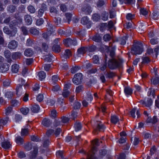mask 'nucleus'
Segmentation results:
<instances>
[{
  "instance_id": "5",
  "label": "nucleus",
  "mask_w": 159,
  "mask_h": 159,
  "mask_svg": "<svg viewBox=\"0 0 159 159\" xmlns=\"http://www.w3.org/2000/svg\"><path fill=\"white\" fill-rule=\"evenodd\" d=\"M82 79V74L80 73H78L74 75L72 81L74 84L78 85L81 83Z\"/></svg>"
},
{
  "instance_id": "53",
  "label": "nucleus",
  "mask_w": 159,
  "mask_h": 159,
  "mask_svg": "<svg viewBox=\"0 0 159 159\" xmlns=\"http://www.w3.org/2000/svg\"><path fill=\"white\" fill-rule=\"evenodd\" d=\"M81 106L80 103L78 102H75L74 104V109H79Z\"/></svg>"
},
{
  "instance_id": "41",
  "label": "nucleus",
  "mask_w": 159,
  "mask_h": 159,
  "mask_svg": "<svg viewBox=\"0 0 159 159\" xmlns=\"http://www.w3.org/2000/svg\"><path fill=\"white\" fill-rule=\"evenodd\" d=\"M108 14L107 12L104 11L102 14V18L103 20H107L108 19Z\"/></svg>"
},
{
  "instance_id": "20",
  "label": "nucleus",
  "mask_w": 159,
  "mask_h": 159,
  "mask_svg": "<svg viewBox=\"0 0 159 159\" xmlns=\"http://www.w3.org/2000/svg\"><path fill=\"white\" fill-rule=\"evenodd\" d=\"M152 84L154 85H157L159 84V77L157 76L152 77L151 79Z\"/></svg>"
},
{
  "instance_id": "2",
  "label": "nucleus",
  "mask_w": 159,
  "mask_h": 159,
  "mask_svg": "<svg viewBox=\"0 0 159 159\" xmlns=\"http://www.w3.org/2000/svg\"><path fill=\"white\" fill-rule=\"evenodd\" d=\"M143 51L142 46L136 43L133 45L131 48V52L132 54L136 55L141 54Z\"/></svg>"
},
{
  "instance_id": "45",
  "label": "nucleus",
  "mask_w": 159,
  "mask_h": 159,
  "mask_svg": "<svg viewBox=\"0 0 159 159\" xmlns=\"http://www.w3.org/2000/svg\"><path fill=\"white\" fill-rule=\"evenodd\" d=\"M143 61L142 64H147L150 61V60L148 57H143L142 58Z\"/></svg>"
},
{
  "instance_id": "13",
  "label": "nucleus",
  "mask_w": 159,
  "mask_h": 159,
  "mask_svg": "<svg viewBox=\"0 0 159 159\" xmlns=\"http://www.w3.org/2000/svg\"><path fill=\"white\" fill-rule=\"evenodd\" d=\"M34 53V51L30 48L26 49L24 52V55L27 57H31L33 55Z\"/></svg>"
},
{
  "instance_id": "38",
  "label": "nucleus",
  "mask_w": 159,
  "mask_h": 159,
  "mask_svg": "<svg viewBox=\"0 0 159 159\" xmlns=\"http://www.w3.org/2000/svg\"><path fill=\"white\" fill-rule=\"evenodd\" d=\"M116 11L113 9L112 8L109 11L110 18H113L115 17L116 16L115 14Z\"/></svg>"
},
{
  "instance_id": "15",
  "label": "nucleus",
  "mask_w": 159,
  "mask_h": 159,
  "mask_svg": "<svg viewBox=\"0 0 159 159\" xmlns=\"http://www.w3.org/2000/svg\"><path fill=\"white\" fill-rule=\"evenodd\" d=\"M21 53L20 52H16L12 53L11 57L13 59L16 60L20 59L21 57Z\"/></svg>"
},
{
  "instance_id": "64",
  "label": "nucleus",
  "mask_w": 159,
  "mask_h": 159,
  "mask_svg": "<svg viewBox=\"0 0 159 159\" xmlns=\"http://www.w3.org/2000/svg\"><path fill=\"white\" fill-rule=\"evenodd\" d=\"M111 36L109 34H106L103 37V39L106 41H109L111 39Z\"/></svg>"
},
{
  "instance_id": "27",
  "label": "nucleus",
  "mask_w": 159,
  "mask_h": 159,
  "mask_svg": "<svg viewBox=\"0 0 159 159\" xmlns=\"http://www.w3.org/2000/svg\"><path fill=\"white\" fill-rule=\"evenodd\" d=\"M92 39L95 42H99L101 40V37L99 34H96L93 37Z\"/></svg>"
},
{
  "instance_id": "11",
  "label": "nucleus",
  "mask_w": 159,
  "mask_h": 159,
  "mask_svg": "<svg viewBox=\"0 0 159 159\" xmlns=\"http://www.w3.org/2000/svg\"><path fill=\"white\" fill-rule=\"evenodd\" d=\"M24 20L27 25H30L32 22V19L31 16L28 14L25 15L24 17Z\"/></svg>"
},
{
  "instance_id": "6",
  "label": "nucleus",
  "mask_w": 159,
  "mask_h": 159,
  "mask_svg": "<svg viewBox=\"0 0 159 159\" xmlns=\"http://www.w3.org/2000/svg\"><path fill=\"white\" fill-rule=\"evenodd\" d=\"M96 125H97V127L93 131L94 134H97L98 133V130L100 131H103L105 127L100 121H97Z\"/></svg>"
},
{
  "instance_id": "57",
  "label": "nucleus",
  "mask_w": 159,
  "mask_h": 159,
  "mask_svg": "<svg viewBox=\"0 0 159 159\" xmlns=\"http://www.w3.org/2000/svg\"><path fill=\"white\" fill-rule=\"evenodd\" d=\"M18 157L20 158H22L26 157V155L23 151H20L17 154Z\"/></svg>"
},
{
  "instance_id": "21",
  "label": "nucleus",
  "mask_w": 159,
  "mask_h": 159,
  "mask_svg": "<svg viewBox=\"0 0 159 159\" xmlns=\"http://www.w3.org/2000/svg\"><path fill=\"white\" fill-rule=\"evenodd\" d=\"M15 141L18 145H21L23 144L24 140L23 138L20 136H18L15 138Z\"/></svg>"
},
{
  "instance_id": "58",
  "label": "nucleus",
  "mask_w": 159,
  "mask_h": 159,
  "mask_svg": "<svg viewBox=\"0 0 159 159\" xmlns=\"http://www.w3.org/2000/svg\"><path fill=\"white\" fill-rule=\"evenodd\" d=\"M71 84L70 82H67L65 83L64 89H63L67 90V89H70L71 86Z\"/></svg>"
},
{
  "instance_id": "60",
  "label": "nucleus",
  "mask_w": 159,
  "mask_h": 159,
  "mask_svg": "<svg viewBox=\"0 0 159 159\" xmlns=\"http://www.w3.org/2000/svg\"><path fill=\"white\" fill-rule=\"evenodd\" d=\"M93 19L94 21H98L100 19V16L97 14H94L93 15Z\"/></svg>"
},
{
  "instance_id": "12",
  "label": "nucleus",
  "mask_w": 159,
  "mask_h": 159,
  "mask_svg": "<svg viewBox=\"0 0 159 159\" xmlns=\"http://www.w3.org/2000/svg\"><path fill=\"white\" fill-rule=\"evenodd\" d=\"M82 11L84 12L85 14H89L92 12V10L90 6L88 5H86L82 7Z\"/></svg>"
},
{
  "instance_id": "28",
  "label": "nucleus",
  "mask_w": 159,
  "mask_h": 159,
  "mask_svg": "<svg viewBox=\"0 0 159 159\" xmlns=\"http://www.w3.org/2000/svg\"><path fill=\"white\" fill-rule=\"evenodd\" d=\"M124 92L126 95H130L132 93V90L129 87H125L124 89Z\"/></svg>"
},
{
  "instance_id": "26",
  "label": "nucleus",
  "mask_w": 159,
  "mask_h": 159,
  "mask_svg": "<svg viewBox=\"0 0 159 159\" xmlns=\"http://www.w3.org/2000/svg\"><path fill=\"white\" fill-rule=\"evenodd\" d=\"M111 120L112 123L115 124L119 121V119L116 115H113L111 116Z\"/></svg>"
},
{
  "instance_id": "30",
  "label": "nucleus",
  "mask_w": 159,
  "mask_h": 159,
  "mask_svg": "<svg viewBox=\"0 0 159 159\" xmlns=\"http://www.w3.org/2000/svg\"><path fill=\"white\" fill-rule=\"evenodd\" d=\"M105 75L106 77L111 78L115 76H116V74L113 72L109 71L107 72V73L105 74Z\"/></svg>"
},
{
  "instance_id": "40",
  "label": "nucleus",
  "mask_w": 159,
  "mask_h": 159,
  "mask_svg": "<svg viewBox=\"0 0 159 159\" xmlns=\"http://www.w3.org/2000/svg\"><path fill=\"white\" fill-rule=\"evenodd\" d=\"M97 150V147L95 146H93L92 149H91V151L93 153V155H90L89 154H88L87 155V159L89 157H91V156H92L96 158V159H97V158L96 157H94L93 155L94 154L95 152H96Z\"/></svg>"
},
{
  "instance_id": "25",
  "label": "nucleus",
  "mask_w": 159,
  "mask_h": 159,
  "mask_svg": "<svg viewBox=\"0 0 159 159\" xmlns=\"http://www.w3.org/2000/svg\"><path fill=\"white\" fill-rule=\"evenodd\" d=\"M11 145L10 143L8 141H5L2 142V146L5 149H8L11 147Z\"/></svg>"
},
{
  "instance_id": "49",
  "label": "nucleus",
  "mask_w": 159,
  "mask_h": 159,
  "mask_svg": "<svg viewBox=\"0 0 159 159\" xmlns=\"http://www.w3.org/2000/svg\"><path fill=\"white\" fill-rule=\"evenodd\" d=\"M96 48V46L93 45L89 47H86L87 51H88L90 52L94 51L95 50Z\"/></svg>"
},
{
  "instance_id": "47",
  "label": "nucleus",
  "mask_w": 159,
  "mask_h": 159,
  "mask_svg": "<svg viewBox=\"0 0 159 159\" xmlns=\"http://www.w3.org/2000/svg\"><path fill=\"white\" fill-rule=\"evenodd\" d=\"M127 39V37L126 36H124L120 39L119 41L120 43L122 45H124L126 43V40Z\"/></svg>"
},
{
  "instance_id": "55",
  "label": "nucleus",
  "mask_w": 159,
  "mask_h": 159,
  "mask_svg": "<svg viewBox=\"0 0 159 159\" xmlns=\"http://www.w3.org/2000/svg\"><path fill=\"white\" fill-rule=\"evenodd\" d=\"M84 89L82 85H80L77 87L76 88L75 92L76 93H78L82 91Z\"/></svg>"
},
{
  "instance_id": "24",
  "label": "nucleus",
  "mask_w": 159,
  "mask_h": 159,
  "mask_svg": "<svg viewBox=\"0 0 159 159\" xmlns=\"http://www.w3.org/2000/svg\"><path fill=\"white\" fill-rule=\"evenodd\" d=\"M38 75L39 77V80H42L45 79L46 76V73L43 71L39 72Z\"/></svg>"
},
{
  "instance_id": "46",
  "label": "nucleus",
  "mask_w": 159,
  "mask_h": 159,
  "mask_svg": "<svg viewBox=\"0 0 159 159\" xmlns=\"http://www.w3.org/2000/svg\"><path fill=\"white\" fill-rule=\"evenodd\" d=\"M20 29L21 30L23 34L25 35L28 34V31L26 27L24 26H22L21 27Z\"/></svg>"
},
{
  "instance_id": "48",
  "label": "nucleus",
  "mask_w": 159,
  "mask_h": 159,
  "mask_svg": "<svg viewBox=\"0 0 159 159\" xmlns=\"http://www.w3.org/2000/svg\"><path fill=\"white\" fill-rule=\"evenodd\" d=\"M93 146H98L99 145V140L96 139L93 140L92 143Z\"/></svg>"
},
{
  "instance_id": "59",
  "label": "nucleus",
  "mask_w": 159,
  "mask_h": 159,
  "mask_svg": "<svg viewBox=\"0 0 159 159\" xmlns=\"http://www.w3.org/2000/svg\"><path fill=\"white\" fill-rule=\"evenodd\" d=\"M70 92L67 90L63 89L62 95L64 98H66L69 95Z\"/></svg>"
},
{
  "instance_id": "3",
  "label": "nucleus",
  "mask_w": 159,
  "mask_h": 159,
  "mask_svg": "<svg viewBox=\"0 0 159 159\" xmlns=\"http://www.w3.org/2000/svg\"><path fill=\"white\" fill-rule=\"evenodd\" d=\"M19 80H21L22 85L18 84L16 88V91L17 94L20 96L22 94V93H24L25 92V87L24 86L26 83L23 79H21Z\"/></svg>"
},
{
  "instance_id": "43",
  "label": "nucleus",
  "mask_w": 159,
  "mask_h": 159,
  "mask_svg": "<svg viewBox=\"0 0 159 159\" xmlns=\"http://www.w3.org/2000/svg\"><path fill=\"white\" fill-rule=\"evenodd\" d=\"M16 7L12 5H10L8 7L7 10L10 12L12 13L15 11Z\"/></svg>"
},
{
  "instance_id": "10",
  "label": "nucleus",
  "mask_w": 159,
  "mask_h": 159,
  "mask_svg": "<svg viewBox=\"0 0 159 159\" xmlns=\"http://www.w3.org/2000/svg\"><path fill=\"white\" fill-rule=\"evenodd\" d=\"M9 65L5 63L2 65L0 67V72L1 73H5L9 69Z\"/></svg>"
},
{
  "instance_id": "36",
  "label": "nucleus",
  "mask_w": 159,
  "mask_h": 159,
  "mask_svg": "<svg viewBox=\"0 0 159 159\" xmlns=\"http://www.w3.org/2000/svg\"><path fill=\"white\" fill-rule=\"evenodd\" d=\"M121 4H123L124 2L125 4H131L134 3V0H119Z\"/></svg>"
},
{
  "instance_id": "4",
  "label": "nucleus",
  "mask_w": 159,
  "mask_h": 159,
  "mask_svg": "<svg viewBox=\"0 0 159 159\" xmlns=\"http://www.w3.org/2000/svg\"><path fill=\"white\" fill-rule=\"evenodd\" d=\"M87 52L86 47L81 46L77 49L75 58L77 59L80 58L82 56H83Z\"/></svg>"
},
{
  "instance_id": "31",
  "label": "nucleus",
  "mask_w": 159,
  "mask_h": 159,
  "mask_svg": "<svg viewBox=\"0 0 159 159\" xmlns=\"http://www.w3.org/2000/svg\"><path fill=\"white\" fill-rule=\"evenodd\" d=\"M19 69V66L17 64H14L12 66V71L13 72L16 73Z\"/></svg>"
},
{
  "instance_id": "9",
  "label": "nucleus",
  "mask_w": 159,
  "mask_h": 159,
  "mask_svg": "<svg viewBox=\"0 0 159 159\" xmlns=\"http://www.w3.org/2000/svg\"><path fill=\"white\" fill-rule=\"evenodd\" d=\"M18 45L17 42L15 40H13L9 43L8 45V47L10 49H14L17 47Z\"/></svg>"
},
{
  "instance_id": "44",
  "label": "nucleus",
  "mask_w": 159,
  "mask_h": 159,
  "mask_svg": "<svg viewBox=\"0 0 159 159\" xmlns=\"http://www.w3.org/2000/svg\"><path fill=\"white\" fill-rule=\"evenodd\" d=\"M24 148L26 150L29 151L31 149L32 146L29 143H27L25 144L24 145Z\"/></svg>"
},
{
  "instance_id": "50",
  "label": "nucleus",
  "mask_w": 159,
  "mask_h": 159,
  "mask_svg": "<svg viewBox=\"0 0 159 159\" xmlns=\"http://www.w3.org/2000/svg\"><path fill=\"white\" fill-rule=\"evenodd\" d=\"M42 48L43 50L47 52L48 48V45L45 43H43L42 44Z\"/></svg>"
},
{
  "instance_id": "63",
  "label": "nucleus",
  "mask_w": 159,
  "mask_h": 159,
  "mask_svg": "<svg viewBox=\"0 0 159 159\" xmlns=\"http://www.w3.org/2000/svg\"><path fill=\"white\" fill-rule=\"evenodd\" d=\"M115 47H113L110 52V56L112 58H114L115 56Z\"/></svg>"
},
{
  "instance_id": "32",
  "label": "nucleus",
  "mask_w": 159,
  "mask_h": 159,
  "mask_svg": "<svg viewBox=\"0 0 159 159\" xmlns=\"http://www.w3.org/2000/svg\"><path fill=\"white\" fill-rule=\"evenodd\" d=\"M75 128L76 131L80 130L82 128V125L80 122H76L75 124Z\"/></svg>"
},
{
  "instance_id": "8",
  "label": "nucleus",
  "mask_w": 159,
  "mask_h": 159,
  "mask_svg": "<svg viewBox=\"0 0 159 159\" xmlns=\"http://www.w3.org/2000/svg\"><path fill=\"white\" fill-rule=\"evenodd\" d=\"M64 45L67 46L69 47L70 45H75L77 44V42L75 40H72L70 38H67L63 41Z\"/></svg>"
},
{
  "instance_id": "34",
  "label": "nucleus",
  "mask_w": 159,
  "mask_h": 159,
  "mask_svg": "<svg viewBox=\"0 0 159 159\" xmlns=\"http://www.w3.org/2000/svg\"><path fill=\"white\" fill-rule=\"evenodd\" d=\"M107 153V151L105 149H101L99 151V157L100 158H102Z\"/></svg>"
},
{
  "instance_id": "54",
  "label": "nucleus",
  "mask_w": 159,
  "mask_h": 159,
  "mask_svg": "<svg viewBox=\"0 0 159 159\" xmlns=\"http://www.w3.org/2000/svg\"><path fill=\"white\" fill-rule=\"evenodd\" d=\"M13 96V93L11 92H7L6 93L5 95L6 97L10 99Z\"/></svg>"
},
{
  "instance_id": "37",
  "label": "nucleus",
  "mask_w": 159,
  "mask_h": 159,
  "mask_svg": "<svg viewBox=\"0 0 159 159\" xmlns=\"http://www.w3.org/2000/svg\"><path fill=\"white\" fill-rule=\"evenodd\" d=\"M105 4L104 1L103 0H98L96 3L97 7L100 8L103 6Z\"/></svg>"
},
{
  "instance_id": "14",
  "label": "nucleus",
  "mask_w": 159,
  "mask_h": 159,
  "mask_svg": "<svg viewBox=\"0 0 159 159\" xmlns=\"http://www.w3.org/2000/svg\"><path fill=\"white\" fill-rule=\"evenodd\" d=\"M43 125L47 127H49L52 124V122L48 119L45 118L42 121Z\"/></svg>"
},
{
  "instance_id": "35",
  "label": "nucleus",
  "mask_w": 159,
  "mask_h": 159,
  "mask_svg": "<svg viewBox=\"0 0 159 159\" xmlns=\"http://www.w3.org/2000/svg\"><path fill=\"white\" fill-rule=\"evenodd\" d=\"M11 106L13 107H18L20 105L19 102L16 100H12L11 102Z\"/></svg>"
},
{
  "instance_id": "39",
  "label": "nucleus",
  "mask_w": 159,
  "mask_h": 159,
  "mask_svg": "<svg viewBox=\"0 0 159 159\" xmlns=\"http://www.w3.org/2000/svg\"><path fill=\"white\" fill-rule=\"evenodd\" d=\"M21 113L24 115H26L29 111V109L27 107H23L20 109Z\"/></svg>"
},
{
  "instance_id": "56",
  "label": "nucleus",
  "mask_w": 159,
  "mask_h": 159,
  "mask_svg": "<svg viewBox=\"0 0 159 159\" xmlns=\"http://www.w3.org/2000/svg\"><path fill=\"white\" fill-rule=\"evenodd\" d=\"M4 56L6 58H9L11 57V52L8 50H5L4 52Z\"/></svg>"
},
{
  "instance_id": "16",
  "label": "nucleus",
  "mask_w": 159,
  "mask_h": 159,
  "mask_svg": "<svg viewBox=\"0 0 159 159\" xmlns=\"http://www.w3.org/2000/svg\"><path fill=\"white\" fill-rule=\"evenodd\" d=\"M72 52L69 49H66L65 50L63 55V57L66 58H69L72 56Z\"/></svg>"
},
{
  "instance_id": "1",
  "label": "nucleus",
  "mask_w": 159,
  "mask_h": 159,
  "mask_svg": "<svg viewBox=\"0 0 159 159\" xmlns=\"http://www.w3.org/2000/svg\"><path fill=\"white\" fill-rule=\"evenodd\" d=\"M122 61L112 58L109 60L108 62V68L111 70L115 69L120 67L122 66Z\"/></svg>"
},
{
  "instance_id": "18",
  "label": "nucleus",
  "mask_w": 159,
  "mask_h": 159,
  "mask_svg": "<svg viewBox=\"0 0 159 159\" xmlns=\"http://www.w3.org/2000/svg\"><path fill=\"white\" fill-rule=\"evenodd\" d=\"M75 33L77 36L80 37H83L85 34V30L84 29H79L78 30L76 31Z\"/></svg>"
},
{
  "instance_id": "23",
  "label": "nucleus",
  "mask_w": 159,
  "mask_h": 159,
  "mask_svg": "<svg viewBox=\"0 0 159 159\" xmlns=\"http://www.w3.org/2000/svg\"><path fill=\"white\" fill-rule=\"evenodd\" d=\"M29 32L30 33L34 35H38L39 33V31L34 27H31L30 28Z\"/></svg>"
},
{
  "instance_id": "17",
  "label": "nucleus",
  "mask_w": 159,
  "mask_h": 159,
  "mask_svg": "<svg viewBox=\"0 0 159 159\" xmlns=\"http://www.w3.org/2000/svg\"><path fill=\"white\" fill-rule=\"evenodd\" d=\"M81 23L84 25L88 24L89 25H91V22L87 16H84L82 18L81 20Z\"/></svg>"
},
{
  "instance_id": "33",
  "label": "nucleus",
  "mask_w": 159,
  "mask_h": 159,
  "mask_svg": "<svg viewBox=\"0 0 159 159\" xmlns=\"http://www.w3.org/2000/svg\"><path fill=\"white\" fill-rule=\"evenodd\" d=\"M38 150L37 148H35L30 157V159H34L36 157L38 153Z\"/></svg>"
},
{
  "instance_id": "29",
  "label": "nucleus",
  "mask_w": 159,
  "mask_h": 159,
  "mask_svg": "<svg viewBox=\"0 0 159 159\" xmlns=\"http://www.w3.org/2000/svg\"><path fill=\"white\" fill-rule=\"evenodd\" d=\"M27 9L31 13H34L36 11L35 8L33 6L31 5H29L27 7Z\"/></svg>"
},
{
  "instance_id": "51",
  "label": "nucleus",
  "mask_w": 159,
  "mask_h": 159,
  "mask_svg": "<svg viewBox=\"0 0 159 159\" xmlns=\"http://www.w3.org/2000/svg\"><path fill=\"white\" fill-rule=\"evenodd\" d=\"M58 79L60 80L59 77L57 75H54L52 76V81L53 83V84H54L58 81Z\"/></svg>"
},
{
  "instance_id": "52",
  "label": "nucleus",
  "mask_w": 159,
  "mask_h": 159,
  "mask_svg": "<svg viewBox=\"0 0 159 159\" xmlns=\"http://www.w3.org/2000/svg\"><path fill=\"white\" fill-rule=\"evenodd\" d=\"M34 43V41L30 38L28 39L26 41V45L29 46H32Z\"/></svg>"
},
{
  "instance_id": "22",
  "label": "nucleus",
  "mask_w": 159,
  "mask_h": 159,
  "mask_svg": "<svg viewBox=\"0 0 159 159\" xmlns=\"http://www.w3.org/2000/svg\"><path fill=\"white\" fill-rule=\"evenodd\" d=\"M40 108L38 105L35 104L31 108L32 111L34 113H37L39 112Z\"/></svg>"
},
{
  "instance_id": "19",
  "label": "nucleus",
  "mask_w": 159,
  "mask_h": 159,
  "mask_svg": "<svg viewBox=\"0 0 159 159\" xmlns=\"http://www.w3.org/2000/svg\"><path fill=\"white\" fill-rule=\"evenodd\" d=\"M52 50L58 53L61 51V47L59 44H54L52 47Z\"/></svg>"
},
{
  "instance_id": "42",
  "label": "nucleus",
  "mask_w": 159,
  "mask_h": 159,
  "mask_svg": "<svg viewBox=\"0 0 159 159\" xmlns=\"http://www.w3.org/2000/svg\"><path fill=\"white\" fill-rule=\"evenodd\" d=\"M152 99L150 98H148L146 102H145V106L149 107L152 105Z\"/></svg>"
},
{
  "instance_id": "7",
  "label": "nucleus",
  "mask_w": 159,
  "mask_h": 159,
  "mask_svg": "<svg viewBox=\"0 0 159 159\" xmlns=\"http://www.w3.org/2000/svg\"><path fill=\"white\" fill-rule=\"evenodd\" d=\"M47 10V7L46 5L44 3L42 4L40 8L38 10L37 16L39 17L42 16Z\"/></svg>"
},
{
  "instance_id": "61",
  "label": "nucleus",
  "mask_w": 159,
  "mask_h": 159,
  "mask_svg": "<svg viewBox=\"0 0 159 159\" xmlns=\"http://www.w3.org/2000/svg\"><path fill=\"white\" fill-rule=\"evenodd\" d=\"M44 22L43 19L42 18H39L37 20L36 24V25L39 26L43 24Z\"/></svg>"
},
{
  "instance_id": "62",
  "label": "nucleus",
  "mask_w": 159,
  "mask_h": 159,
  "mask_svg": "<svg viewBox=\"0 0 159 159\" xmlns=\"http://www.w3.org/2000/svg\"><path fill=\"white\" fill-rule=\"evenodd\" d=\"M28 133L27 129H22L21 132V135L22 136H26Z\"/></svg>"
}]
</instances>
